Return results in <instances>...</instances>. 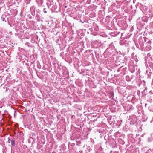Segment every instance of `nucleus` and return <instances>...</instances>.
<instances>
[{"mask_svg":"<svg viewBox=\"0 0 153 153\" xmlns=\"http://www.w3.org/2000/svg\"><path fill=\"white\" fill-rule=\"evenodd\" d=\"M36 9V8L34 6H32L30 8L31 14L33 16H34L35 15Z\"/></svg>","mask_w":153,"mask_h":153,"instance_id":"nucleus-4","label":"nucleus"},{"mask_svg":"<svg viewBox=\"0 0 153 153\" xmlns=\"http://www.w3.org/2000/svg\"><path fill=\"white\" fill-rule=\"evenodd\" d=\"M87 128L88 129V131H90L92 129V128H91L90 127L89 128L88 127V128Z\"/></svg>","mask_w":153,"mask_h":153,"instance_id":"nucleus-17","label":"nucleus"},{"mask_svg":"<svg viewBox=\"0 0 153 153\" xmlns=\"http://www.w3.org/2000/svg\"><path fill=\"white\" fill-rule=\"evenodd\" d=\"M144 39V40L145 42H146L147 41V40L148 39V38L146 37H143Z\"/></svg>","mask_w":153,"mask_h":153,"instance_id":"nucleus-16","label":"nucleus"},{"mask_svg":"<svg viewBox=\"0 0 153 153\" xmlns=\"http://www.w3.org/2000/svg\"><path fill=\"white\" fill-rule=\"evenodd\" d=\"M139 44L140 45L141 47H143L144 45V44L143 40H142V42H141L140 43H139Z\"/></svg>","mask_w":153,"mask_h":153,"instance_id":"nucleus-13","label":"nucleus"},{"mask_svg":"<svg viewBox=\"0 0 153 153\" xmlns=\"http://www.w3.org/2000/svg\"><path fill=\"white\" fill-rule=\"evenodd\" d=\"M88 143H89V141H88Z\"/></svg>","mask_w":153,"mask_h":153,"instance_id":"nucleus-30","label":"nucleus"},{"mask_svg":"<svg viewBox=\"0 0 153 153\" xmlns=\"http://www.w3.org/2000/svg\"><path fill=\"white\" fill-rule=\"evenodd\" d=\"M8 143H10V139L9 138H8Z\"/></svg>","mask_w":153,"mask_h":153,"instance_id":"nucleus-22","label":"nucleus"},{"mask_svg":"<svg viewBox=\"0 0 153 153\" xmlns=\"http://www.w3.org/2000/svg\"><path fill=\"white\" fill-rule=\"evenodd\" d=\"M151 43V41L150 40H149L147 42L148 44H150Z\"/></svg>","mask_w":153,"mask_h":153,"instance_id":"nucleus-19","label":"nucleus"},{"mask_svg":"<svg viewBox=\"0 0 153 153\" xmlns=\"http://www.w3.org/2000/svg\"><path fill=\"white\" fill-rule=\"evenodd\" d=\"M93 9V8L92 6H88V10L89 11H90L91 10H92Z\"/></svg>","mask_w":153,"mask_h":153,"instance_id":"nucleus-9","label":"nucleus"},{"mask_svg":"<svg viewBox=\"0 0 153 153\" xmlns=\"http://www.w3.org/2000/svg\"><path fill=\"white\" fill-rule=\"evenodd\" d=\"M147 105V104H145V106L146 105Z\"/></svg>","mask_w":153,"mask_h":153,"instance_id":"nucleus-26","label":"nucleus"},{"mask_svg":"<svg viewBox=\"0 0 153 153\" xmlns=\"http://www.w3.org/2000/svg\"><path fill=\"white\" fill-rule=\"evenodd\" d=\"M40 11L39 9H36V16L38 17L39 16V15L38 14V13H40Z\"/></svg>","mask_w":153,"mask_h":153,"instance_id":"nucleus-6","label":"nucleus"},{"mask_svg":"<svg viewBox=\"0 0 153 153\" xmlns=\"http://www.w3.org/2000/svg\"><path fill=\"white\" fill-rule=\"evenodd\" d=\"M37 67L39 69L41 68V66L39 64H37Z\"/></svg>","mask_w":153,"mask_h":153,"instance_id":"nucleus-15","label":"nucleus"},{"mask_svg":"<svg viewBox=\"0 0 153 153\" xmlns=\"http://www.w3.org/2000/svg\"><path fill=\"white\" fill-rule=\"evenodd\" d=\"M11 143L12 146H15V141L13 140H11Z\"/></svg>","mask_w":153,"mask_h":153,"instance_id":"nucleus-7","label":"nucleus"},{"mask_svg":"<svg viewBox=\"0 0 153 153\" xmlns=\"http://www.w3.org/2000/svg\"><path fill=\"white\" fill-rule=\"evenodd\" d=\"M135 136L133 134H131L128 135V140L132 143H134L135 141Z\"/></svg>","mask_w":153,"mask_h":153,"instance_id":"nucleus-3","label":"nucleus"},{"mask_svg":"<svg viewBox=\"0 0 153 153\" xmlns=\"http://www.w3.org/2000/svg\"><path fill=\"white\" fill-rule=\"evenodd\" d=\"M36 1L39 6H42L43 2V0H36Z\"/></svg>","mask_w":153,"mask_h":153,"instance_id":"nucleus-5","label":"nucleus"},{"mask_svg":"<svg viewBox=\"0 0 153 153\" xmlns=\"http://www.w3.org/2000/svg\"><path fill=\"white\" fill-rule=\"evenodd\" d=\"M91 0H87V3L90 4L91 2Z\"/></svg>","mask_w":153,"mask_h":153,"instance_id":"nucleus-18","label":"nucleus"},{"mask_svg":"<svg viewBox=\"0 0 153 153\" xmlns=\"http://www.w3.org/2000/svg\"><path fill=\"white\" fill-rule=\"evenodd\" d=\"M144 82L143 84L141 85V87L140 90L141 91L142 93L144 95H146L147 92V88Z\"/></svg>","mask_w":153,"mask_h":153,"instance_id":"nucleus-1","label":"nucleus"},{"mask_svg":"<svg viewBox=\"0 0 153 153\" xmlns=\"http://www.w3.org/2000/svg\"><path fill=\"white\" fill-rule=\"evenodd\" d=\"M87 33H88V34L89 33V32H88V31H87Z\"/></svg>","mask_w":153,"mask_h":153,"instance_id":"nucleus-25","label":"nucleus"},{"mask_svg":"<svg viewBox=\"0 0 153 153\" xmlns=\"http://www.w3.org/2000/svg\"><path fill=\"white\" fill-rule=\"evenodd\" d=\"M149 93H150V94H153L152 91V90L150 91H149Z\"/></svg>","mask_w":153,"mask_h":153,"instance_id":"nucleus-21","label":"nucleus"},{"mask_svg":"<svg viewBox=\"0 0 153 153\" xmlns=\"http://www.w3.org/2000/svg\"><path fill=\"white\" fill-rule=\"evenodd\" d=\"M55 152H53L52 153H54Z\"/></svg>","mask_w":153,"mask_h":153,"instance_id":"nucleus-29","label":"nucleus"},{"mask_svg":"<svg viewBox=\"0 0 153 153\" xmlns=\"http://www.w3.org/2000/svg\"><path fill=\"white\" fill-rule=\"evenodd\" d=\"M90 33L91 34H92V33H91V32Z\"/></svg>","mask_w":153,"mask_h":153,"instance_id":"nucleus-28","label":"nucleus"},{"mask_svg":"<svg viewBox=\"0 0 153 153\" xmlns=\"http://www.w3.org/2000/svg\"><path fill=\"white\" fill-rule=\"evenodd\" d=\"M93 25V22H91V20H88L87 21V29L88 28L91 32L92 30Z\"/></svg>","mask_w":153,"mask_h":153,"instance_id":"nucleus-2","label":"nucleus"},{"mask_svg":"<svg viewBox=\"0 0 153 153\" xmlns=\"http://www.w3.org/2000/svg\"><path fill=\"white\" fill-rule=\"evenodd\" d=\"M89 13H87V14H88Z\"/></svg>","mask_w":153,"mask_h":153,"instance_id":"nucleus-27","label":"nucleus"},{"mask_svg":"<svg viewBox=\"0 0 153 153\" xmlns=\"http://www.w3.org/2000/svg\"><path fill=\"white\" fill-rule=\"evenodd\" d=\"M91 54H90V55H91Z\"/></svg>","mask_w":153,"mask_h":153,"instance_id":"nucleus-31","label":"nucleus"},{"mask_svg":"<svg viewBox=\"0 0 153 153\" xmlns=\"http://www.w3.org/2000/svg\"><path fill=\"white\" fill-rule=\"evenodd\" d=\"M43 12L45 13H47V9L45 8H44L43 9Z\"/></svg>","mask_w":153,"mask_h":153,"instance_id":"nucleus-14","label":"nucleus"},{"mask_svg":"<svg viewBox=\"0 0 153 153\" xmlns=\"http://www.w3.org/2000/svg\"><path fill=\"white\" fill-rule=\"evenodd\" d=\"M143 135H142L141 136V137H143Z\"/></svg>","mask_w":153,"mask_h":153,"instance_id":"nucleus-24","label":"nucleus"},{"mask_svg":"<svg viewBox=\"0 0 153 153\" xmlns=\"http://www.w3.org/2000/svg\"><path fill=\"white\" fill-rule=\"evenodd\" d=\"M88 51L89 52H90V51H86L87 53H88Z\"/></svg>","mask_w":153,"mask_h":153,"instance_id":"nucleus-23","label":"nucleus"},{"mask_svg":"<svg viewBox=\"0 0 153 153\" xmlns=\"http://www.w3.org/2000/svg\"><path fill=\"white\" fill-rule=\"evenodd\" d=\"M126 80L128 81H130V79L129 76H126Z\"/></svg>","mask_w":153,"mask_h":153,"instance_id":"nucleus-12","label":"nucleus"},{"mask_svg":"<svg viewBox=\"0 0 153 153\" xmlns=\"http://www.w3.org/2000/svg\"><path fill=\"white\" fill-rule=\"evenodd\" d=\"M89 16L91 17H93L95 16V14L94 13H91L89 15Z\"/></svg>","mask_w":153,"mask_h":153,"instance_id":"nucleus-10","label":"nucleus"},{"mask_svg":"<svg viewBox=\"0 0 153 153\" xmlns=\"http://www.w3.org/2000/svg\"><path fill=\"white\" fill-rule=\"evenodd\" d=\"M149 110L151 111H153V106H150L149 107Z\"/></svg>","mask_w":153,"mask_h":153,"instance_id":"nucleus-8","label":"nucleus"},{"mask_svg":"<svg viewBox=\"0 0 153 153\" xmlns=\"http://www.w3.org/2000/svg\"><path fill=\"white\" fill-rule=\"evenodd\" d=\"M90 144L91 145H93L94 143V141L93 139L91 138L90 139Z\"/></svg>","mask_w":153,"mask_h":153,"instance_id":"nucleus-11","label":"nucleus"},{"mask_svg":"<svg viewBox=\"0 0 153 153\" xmlns=\"http://www.w3.org/2000/svg\"><path fill=\"white\" fill-rule=\"evenodd\" d=\"M110 94H111V97H112L114 95V94L113 93H112V92H111L110 93Z\"/></svg>","mask_w":153,"mask_h":153,"instance_id":"nucleus-20","label":"nucleus"},{"mask_svg":"<svg viewBox=\"0 0 153 153\" xmlns=\"http://www.w3.org/2000/svg\"><path fill=\"white\" fill-rule=\"evenodd\" d=\"M152 153H153V152H152Z\"/></svg>","mask_w":153,"mask_h":153,"instance_id":"nucleus-32","label":"nucleus"}]
</instances>
